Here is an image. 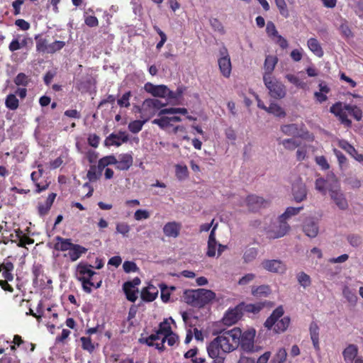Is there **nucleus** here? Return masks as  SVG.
Returning a JSON list of instances; mask_svg holds the SVG:
<instances>
[{
	"mask_svg": "<svg viewBox=\"0 0 363 363\" xmlns=\"http://www.w3.org/2000/svg\"><path fill=\"white\" fill-rule=\"evenodd\" d=\"M240 329L233 328L231 330H223L207 346L208 354L217 356L218 353H229L239 347Z\"/></svg>",
	"mask_w": 363,
	"mask_h": 363,
	"instance_id": "1",
	"label": "nucleus"
},
{
	"mask_svg": "<svg viewBox=\"0 0 363 363\" xmlns=\"http://www.w3.org/2000/svg\"><path fill=\"white\" fill-rule=\"evenodd\" d=\"M257 226L264 230L269 238L283 237L289 230V225L280 216H267L262 221L257 222Z\"/></svg>",
	"mask_w": 363,
	"mask_h": 363,
	"instance_id": "2",
	"label": "nucleus"
},
{
	"mask_svg": "<svg viewBox=\"0 0 363 363\" xmlns=\"http://www.w3.org/2000/svg\"><path fill=\"white\" fill-rule=\"evenodd\" d=\"M186 302L193 306L201 308L216 298V294L209 289H198L184 292Z\"/></svg>",
	"mask_w": 363,
	"mask_h": 363,
	"instance_id": "3",
	"label": "nucleus"
},
{
	"mask_svg": "<svg viewBox=\"0 0 363 363\" xmlns=\"http://www.w3.org/2000/svg\"><path fill=\"white\" fill-rule=\"evenodd\" d=\"M284 313L283 307L278 306L264 322V327L268 330H273L275 333L278 334L286 331L290 324V318L288 316L281 318Z\"/></svg>",
	"mask_w": 363,
	"mask_h": 363,
	"instance_id": "4",
	"label": "nucleus"
},
{
	"mask_svg": "<svg viewBox=\"0 0 363 363\" xmlns=\"http://www.w3.org/2000/svg\"><path fill=\"white\" fill-rule=\"evenodd\" d=\"M98 274L92 269V265L86 262H81L77 267V279L81 282L83 290L87 294L91 293V281L96 280Z\"/></svg>",
	"mask_w": 363,
	"mask_h": 363,
	"instance_id": "5",
	"label": "nucleus"
},
{
	"mask_svg": "<svg viewBox=\"0 0 363 363\" xmlns=\"http://www.w3.org/2000/svg\"><path fill=\"white\" fill-rule=\"evenodd\" d=\"M263 82L269 90V95L277 99H283L286 94L285 86L273 77H263Z\"/></svg>",
	"mask_w": 363,
	"mask_h": 363,
	"instance_id": "6",
	"label": "nucleus"
},
{
	"mask_svg": "<svg viewBox=\"0 0 363 363\" xmlns=\"http://www.w3.org/2000/svg\"><path fill=\"white\" fill-rule=\"evenodd\" d=\"M32 45L33 40L31 38L23 35H16L9 45V51L13 53L11 55V60L14 62H17V55L15 52L21 49L28 48Z\"/></svg>",
	"mask_w": 363,
	"mask_h": 363,
	"instance_id": "7",
	"label": "nucleus"
},
{
	"mask_svg": "<svg viewBox=\"0 0 363 363\" xmlns=\"http://www.w3.org/2000/svg\"><path fill=\"white\" fill-rule=\"evenodd\" d=\"M330 196L335 205L341 211H347L349 203L345 194L341 191L340 185L330 186L328 190Z\"/></svg>",
	"mask_w": 363,
	"mask_h": 363,
	"instance_id": "8",
	"label": "nucleus"
},
{
	"mask_svg": "<svg viewBox=\"0 0 363 363\" xmlns=\"http://www.w3.org/2000/svg\"><path fill=\"white\" fill-rule=\"evenodd\" d=\"M218 64L222 75L225 78H228L231 74L232 65L228 50L225 47L220 49Z\"/></svg>",
	"mask_w": 363,
	"mask_h": 363,
	"instance_id": "9",
	"label": "nucleus"
},
{
	"mask_svg": "<svg viewBox=\"0 0 363 363\" xmlns=\"http://www.w3.org/2000/svg\"><path fill=\"white\" fill-rule=\"evenodd\" d=\"M255 336V330H247L242 333L240 330V337L239 340V346L240 348L246 352H254L255 350L254 339Z\"/></svg>",
	"mask_w": 363,
	"mask_h": 363,
	"instance_id": "10",
	"label": "nucleus"
},
{
	"mask_svg": "<svg viewBox=\"0 0 363 363\" xmlns=\"http://www.w3.org/2000/svg\"><path fill=\"white\" fill-rule=\"evenodd\" d=\"M128 135L125 131H119L117 133H113L110 134L106 138L104 145L107 147L113 145L119 147L123 143L128 142Z\"/></svg>",
	"mask_w": 363,
	"mask_h": 363,
	"instance_id": "11",
	"label": "nucleus"
},
{
	"mask_svg": "<svg viewBox=\"0 0 363 363\" xmlns=\"http://www.w3.org/2000/svg\"><path fill=\"white\" fill-rule=\"evenodd\" d=\"M242 315V308L239 306H236L233 308L228 309L225 312L222 322L224 325L230 326L235 324L240 319Z\"/></svg>",
	"mask_w": 363,
	"mask_h": 363,
	"instance_id": "12",
	"label": "nucleus"
},
{
	"mask_svg": "<svg viewBox=\"0 0 363 363\" xmlns=\"http://www.w3.org/2000/svg\"><path fill=\"white\" fill-rule=\"evenodd\" d=\"M145 90L155 97L166 98L169 93V88L163 84L154 85L147 82L145 84Z\"/></svg>",
	"mask_w": 363,
	"mask_h": 363,
	"instance_id": "13",
	"label": "nucleus"
},
{
	"mask_svg": "<svg viewBox=\"0 0 363 363\" xmlns=\"http://www.w3.org/2000/svg\"><path fill=\"white\" fill-rule=\"evenodd\" d=\"M262 265L263 268H264L267 271L274 272V273L282 274L286 269L285 264L278 259L264 260L262 262Z\"/></svg>",
	"mask_w": 363,
	"mask_h": 363,
	"instance_id": "14",
	"label": "nucleus"
},
{
	"mask_svg": "<svg viewBox=\"0 0 363 363\" xmlns=\"http://www.w3.org/2000/svg\"><path fill=\"white\" fill-rule=\"evenodd\" d=\"M246 203L250 211H257L262 207H266L268 201L257 195H250L246 199Z\"/></svg>",
	"mask_w": 363,
	"mask_h": 363,
	"instance_id": "15",
	"label": "nucleus"
},
{
	"mask_svg": "<svg viewBox=\"0 0 363 363\" xmlns=\"http://www.w3.org/2000/svg\"><path fill=\"white\" fill-rule=\"evenodd\" d=\"M292 194L296 202H301L306 199L307 190L305 184L301 181H297L293 184Z\"/></svg>",
	"mask_w": 363,
	"mask_h": 363,
	"instance_id": "16",
	"label": "nucleus"
},
{
	"mask_svg": "<svg viewBox=\"0 0 363 363\" xmlns=\"http://www.w3.org/2000/svg\"><path fill=\"white\" fill-rule=\"evenodd\" d=\"M141 118L147 121L157 113V109L153 106L151 99H145L140 108Z\"/></svg>",
	"mask_w": 363,
	"mask_h": 363,
	"instance_id": "17",
	"label": "nucleus"
},
{
	"mask_svg": "<svg viewBox=\"0 0 363 363\" xmlns=\"http://www.w3.org/2000/svg\"><path fill=\"white\" fill-rule=\"evenodd\" d=\"M158 295V289L152 284L142 289L140 293L141 298L146 302H152L156 299Z\"/></svg>",
	"mask_w": 363,
	"mask_h": 363,
	"instance_id": "18",
	"label": "nucleus"
},
{
	"mask_svg": "<svg viewBox=\"0 0 363 363\" xmlns=\"http://www.w3.org/2000/svg\"><path fill=\"white\" fill-rule=\"evenodd\" d=\"M133 157L130 154H121L116 159V168L119 170H128L133 164Z\"/></svg>",
	"mask_w": 363,
	"mask_h": 363,
	"instance_id": "19",
	"label": "nucleus"
},
{
	"mask_svg": "<svg viewBox=\"0 0 363 363\" xmlns=\"http://www.w3.org/2000/svg\"><path fill=\"white\" fill-rule=\"evenodd\" d=\"M182 225L175 221L169 222L163 227V233L167 237L177 238L181 230Z\"/></svg>",
	"mask_w": 363,
	"mask_h": 363,
	"instance_id": "20",
	"label": "nucleus"
},
{
	"mask_svg": "<svg viewBox=\"0 0 363 363\" xmlns=\"http://www.w3.org/2000/svg\"><path fill=\"white\" fill-rule=\"evenodd\" d=\"M318 222L313 218H308L306 220L303 225V231L306 235L310 238H315L318 233Z\"/></svg>",
	"mask_w": 363,
	"mask_h": 363,
	"instance_id": "21",
	"label": "nucleus"
},
{
	"mask_svg": "<svg viewBox=\"0 0 363 363\" xmlns=\"http://www.w3.org/2000/svg\"><path fill=\"white\" fill-rule=\"evenodd\" d=\"M278 62V58L275 55H267L264 63L263 77H272V74Z\"/></svg>",
	"mask_w": 363,
	"mask_h": 363,
	"instance_id": "22",
	"label": "nucleus"
},
{
	"mask_svg": "<svg viewBox=\"0 0 363 363\" xmlns=\"http://www.w3.org/2000/svg\"><path fill=\"white\" fill-rule=\"evenodd\" d=\"M358 354V347L356 345L350 344L342 352V356L346 363H352Z\"/></svg>",
	"mask_w": 363,
	"mask_h": 363,
	"instance_id": "23",
	"label": "nucleus"
},
{
	"mask_svg": "<svg viewBox=\"0 0 363 363\" xmlns=\"http://www.w3.org/2000/svg\"><path fill=\"white\" fill-rule=\"evenodd\" d=\"M167 342L169 346H174L179 342V336L173 332L168 335V336L162 337L160 342L155 344V347L160 352L164 350V342Z\"/></svg>",
	"mask_w": 363,
	"mask_h": 363,
	"instance_id": "24",
	"label": "nucleus"
},
{
	"mask_svg": "<svg viewBox=\"0 0 363 363\" xmlns=\"http://www.w3.org/2000/svg\"><path fill=\"white\" fill-rule=\"evenodd\" d=\"M57 242L55 244V250H86L84 247L74 245L69 239H64L58 237Z\"/></svg>",
	"mask_w": 363,
	"mask_h": 363,
	"instance_id": "25",
	"label": "nucleus"
},
{
	"mask_svg": "<svg viewBox=\"0 0 363 363\" xmlns=\"http://www.w3.org/2000/svg\"><path fill=\"white\" fill-rule=\"evenodd\" d=\"M57 194L55 193H51L48 195L46 201L43 203H39L38 205V213L41 216L46 215L50 211Z\"/></svg>",
	"mask_w": 363,
	"mask_h": 363,
	"instance_id": "26",
	"label": "nucleus"
},
{
	"mask_svg": "<svg viewBox=\"0 0 363 363\" xmlns=\"http://www.w3.org/2000/svg\"><path fill=\"white\" fill-rule=\"evenodd\" d=\"M307 46L308 49L317 57H321L323 56V50L316 38H309L307 41Z\"/></svg>",
	"mask_w": 363,
	"mask_h": 363,
	"instance_id": "27",
	"label": "nucleus"
},
{
	"mask_svg": "<svg viewBox=\"0 0 363 363\" xmlns=\"http://www.w3.org/2000/svg\"><path fill=\"white\" fill-rule=\"evenodd\" d=\"M309 330L313 347L316 350H319V327L318 324L313 321L310 325Z\"/></svg>",
	"mask_w": 363,
	"mask_h": 363,
	"instance_id": "28",
	"label": "nucleus"
},
{
	"mask_svg": "<svg viewBox=\"0 0 363 363\" xmlns=\"http://www.w3.org/2000/svg\"><path fill=\"white\" fill-rule=\"evenodd\" d=\"M13 345L11 346V351L16 352V347H21L22 345H26L30 347V352H33L35 348V345L32 342L24 341L21 336L15 335L13 340Z\"/></svg>",
	"mask_w": 363,
	"mask_h": 363,
	"instance_id": "29",
	"label": "nucleus"
},
{
	"mask_svg": "<svg viewBox=\"0 0 363 363\" xmlns=\"http://www.w3.org/2000/svg\"><path fill=\"white\" fill-rule=\"evenodd\" d=\"M123 290L126 298L131 302H135L138 298V289L133 288L130 282H125L123 285Z\"/></svg>",
	"mask_w": 363,
	"mask_h": 363,
	"instance_id": "30",
	"label": "nucleus"
},
{
	"mask_svg": "<svg viewBox=\"0 0 363 363\" xmlns=\"http://www.w3.org/2000/svg\"><path fill=\"white\" fill-rule=\"evenodd\" d=\"M338 145L340 148L350 154L355 160H357V156H363L362 154H359L355 148L346 140H340Z\"/></svg>",
	"mask_w": 363,
	"mask_h": 363,
	"instance_id": "31",
	"label": "nucleus"
},
{
	"mask_svg": "<svg viewBox=\"0 0 363 363\" xmlns=\"http://www.w3.org/2000/svg\"><path fill=\"white\" fill-rule=\"evenodd\" d=\"M35 40L36 41V50L39 52L48 53L49 46L48 40L42 38L40 35H36Z\"/></svg>",
	"mask_w": 363,
	"mask_h": 363,
	"instance_id": "32",
	"label": "nucleus"
},
{
	"mask_svg": "<svg viewBox=\"0 0 363 363\" xmlns=\"http://www.w3.org/2000/svg\"><path fill=\"white\" fill-rule=\"evenodd\" d=\"M218 227V223H216L211 230V233L209 235L208 241V250H216L217 246H218V250H223L224 247L220 244H217L215 238V231Z\"/></svg>",
	"mask_w": 363,
	"mask_h": 363,
	"instance_id": "33",
	"label": "nucleus"
},
{
	"mask_svg": "<svg viewBox=\"0 0 363 363\" xmlns=\"http://www.w3.org/2000/svg\"><path fill=\"white\" fill-rule=\"evenodd\" d=\"M303 206L300 207H288L284 213H283L281 216V218L287 222V220L291 218L292 216L298 215L300 211L303 209Z\"/></svg>",
	"mask_w": 363,
	"mask_h": 363,
	"instance_id": "34",
	"label": "nucleus"
},
{
	"mask_svg": "<svg viewBox=\"0 0 363 363\" xmlns=\"http://www.w3.org/2000/svg\"><path fill=\"white\" fill-rule=\"evenodd\" d=\"M266 111L277 117L284 118L286 116L284 110L274 102L270 104Z\"/></svg>",
	"mask_w": 363,
	"mask_h": 363,
	"instance_id": "35",
	"label": "nucleus"
},
{
	"mask_svg": "<svg viewBox=\"0 0 363 363\" xmlns=\"http://www.w3.org/2000/svg\"><path fill=\"white\" fill-rule=\"evenodd\" d=\"M6 107L10 110L14 111L18 108L19 101L15 94H9L5 100Z\"/></svg>",
	"mask_w": 363,
	"mask_h": 363,
	"instance_id": "36",
	"label": "nucleus"
},
{
	"mask_svg": "<svg viewBox=\"0 0 363 363\" xmlns=\"http://www.w3.org/2000/svg\"><path fill=\"white\" fill-rule=\"evenodd\" d=\"M13 82L18 86L26 87L30 82V78L25 73L21 72L14 78Z\"/></svg>",
	"mask_w": 363,
	"mask_h": 363,
	"instance_id": "37",
	"label": "nucleus"
},
{
	"mask_svg": "<svg viewBox=\"0 0 363 363\" xmlns=\"http://www.w3.org/2000/svg\"><path fill=\"white\" fill-rule=\"evenodd\" d=\"M116 162V158L113 155H108L102 157L99 160L98 163V169L100 170V172H102V170L110 164H115Z\"/></svg>",
	"mask_w": 363,
	"mask_h": 363,
	"instance_id": "38",
	"label": "nucleus"
},
{
	"mask_svg": "<svg viewBox=\"0 0 363 363\" xmlns=\"http://www.w3.org/2000/svg\"><path fill=\"white\" fill-rule=\"evenodd\" d=\"M188 113L187 109L185 108H167L161 109L159 113L158 116L162 115H174L177 113H181L182 115H186Z\"/></svg>",
	"mask_w": 363,
	"mask_h": 363,
	"instance_id": "39",
	"label": "nucleus"
},
{
	"mask_svg": "<svg viewBox=\"0 0 363 363\" xmlns=\"http://www.w3.org/2000/svg\"><path fill=\"white\" fill-rule=\"evenodd\" d=\"M345 109L352 115L357 121H360L362 118V110L357 106L347 104L345 105Z\"/></svg>",
	"mask_w": 363,
	"mask_h": 363,
	"instance_id": "40",
	"label": "nucleus"
},
{
	"mask_svg": "<svg viewBox=\"0 0 363 363\" xmlns=\"http://www.w3.org/2000/svg\"><path fill=\"white\" fill-rule=\"evenodd\" d=\"M147 121V119L143 118V120H135L131 121L128 124V130L133 133H139L142 128L143 125Z\"/></svg>",
	"mask_w": 363,
	"mask_h": 363,
	"instance_id": "41",
	"label": "nucleus"
},
{
	"mask_svg": "<svg viewBox=\"0 0 363 363\" xmlns=\"http://www.w3.org/2000/svg\"><path fill=\"white\" fill-rule=\"evenodd\" d=\"M281 131L286 135L294 136L298 134V128L296 124L291 123L281 125Z\"/></svg>",
	"mask_w": 363,
	"mask_h": 363,
	"instance_id": "42",
	"label": "nucleus"
},
{
	"mask_svg": "<svg viewBox=\"0 0 363 363\" xmlns=\"http://www.w3.org/2000/svg\"><path fill=\"white\" fill-rule=\"evenodd\" d=\"M159 116V118H155L152 121L153 124L157 125L162 130H166L167 128L171 126L169 116H166L164 115Z\"/></svg>",
	"mask_w": 363,
	"mask_h": 363,
	"instance_id": "43",
	"label": "nucleus"
},
{
	"mask_svg": "<svg viewBox=\"0 0 363 363\" xmlns=\"http://www.w3.org/2000/svg\"><path fill=\"white\" fill-rule=\"evenodd\" d=\"M162 337L168 336L172 333L170 323L167 319H164L159 325V328L157 330Z\"/></svg>",
	"mask_w": 363,
	"mask_h": 363,
	"instance_id": "44",
	"label": "nucleus"
},
{
	"mask_svg": "<svg viewBox=\"0 0 363 363\" xmlns=\"http://www.w3.org/2000/svg\"><path fill=\"white\" fill-rule=\"evenodd\" d=\"M252 294L255 296H267L270 294V288L267 285H261L252 289Z\"/></svg>",
	"mask_w": 363,
	"mask_h": 363,
	"instance_id": "45",
	"label": "nucleus"
},
{
	"mask_svg": "<svg viewBox=\"0 0 363 363\" xmlns=\"http://www.w3.org/2000/svg\"><path fill=\"white\" fill-rule=\"evenodd\" d=\"M342 294L347 301L352 305H355L357 301V296L354 292L351 291L348 286H345Z\"/></svg>",
	"mask_w": 363,
	"mask_h": 363,
	"instance_id": "46",
	"label": "nucleus"
},
{
	"mask_svg": "<svg viewBox=\"0 0 363 363\" xmlns=\"http://www.w3.org/2000/svg\"><path fill=\"white\" fill-rule=\"evenodd\" d=\"M315 186L316 190L320 191L322 194L325 195L330 184H328V181H325L324 179L318 178L315 180Z\"/></svg>",
	"mask_w": 363,
	"mask_h": 363,
	"instance_id": "47",
	"label": "nucleus"
},
{
	"mask_svg": "<svg viewBox=\"0 0 363 363\" xmlns=\"http://www.w3.org/2000/svg\"><path fill=\"white\" fill-rule=\"evenodd\" d=\"M297 279L301 286L303 288L309 286L311 284V278L309 275L302 272L298 274Z\"/></svg>",
	"mask_w": 363,
	"mask_h": 363,
	"instance_id": "48",
	"label": "nucleus"
},
{
	"mask_svg": "<svg viewBox=\"0 0 363 363\" xmlns=\"http://www.w3.org/2000/svg\"><path fill=\"white\" fill-rule=\"evenodd\" d=\"M80 341L82 342V347L83 350H86L89 352H92L95 347L92 343L91 339L89 337H82L80 338Z\"/></svg>",
	"mask_w": 363,
	"mask_h": 363,
	"instance_id": "49",
	"label": "nucleus"
},
{
	"mask_svg": "<svg viewBox=\"0 0 363 363\" xmlns=\"http://www.w3.org/2000/svg\"><path fill=\"white\" fill-rule=\"evenodd\" d=\"M85 252L86 251H69L68 253H65L63 257L66 259V262H74L81 257L82 253Z\"/></svg>",
	"mask_w": 363,
	"mask_h": 363,
	"instance_id": "50",
	"label": "nucleus"
},
{
	"mask_svg": "<svg viewBox=\"0 0 363 363\" xmlns=\"http://www.w3.org/2000/svg\"><path fill=\"white\" fill-rule=\"evenodd\" d=\"M286 78L289 82L294 84L298 88L304 89L306 87V84L304 82L301 81L298 77L294 74H287L286 75Z\"/></svg>",
	"mask_w": 363,
	"mask_h": 363,
	"instance_id": "51",
	"label": "nucleus"
},
{
	"mask_svg": "<svg viewBox=\"0 0 363 363\" xmlns=\"http://www.w3.org/2000/svg\"><path fill=\"white\" fill-rule=\"evenodd\" d=\"M101 174V172H100L98 167H96V166H91L87 172V178L90 182H94L99 178Z\"/></svg>",
	"mask_w": 363,
	"mask_h": 363,
	"instance_id": "52",
	"label": "nucleus"
},
{
	"mask_svg": "<svg viewBox=\"0 0 363 363\" xmlns=\"http://www.w3.org/2000/svg\"><path fill=\"white\" fill-rule=\"evenodd\" d=\"M333 152H334V154L335 155V156L337 158L338 163H339V165H340V168L342 170L345 169L347 168V167L346 157L340 150H337V149H334Z\"/></svg>",
	"mask_w": 363,
	"mask_h": 363,
	"instance_id": "53",
	"label": "nucleus"
},
{
	"mask_svg": "<svg viewBox=\"0 0 363 363\" xmlns=\"http://www.w3.org/2000/svg\"><path fill=\"white\" fill-rule=\"evenodd\" d=\"M131 96V92L127 91L122 95V96L118 99L117 103L121 108H128L130 106V98Z\"/></svg>",
	"mask_w": 363,
	"mask_h": 363,
	"instance_id": "54",
	"label": "nucleus"
},
{
	"mask_svg": "<svg viewBox=\"0 0 363 363\" xmlns=\"http://www.w3.org/2000/svg\"><path fill=\"white\" fill-rule=\"evenodd\" d=\"M65 45V43L61 40H55L52 43H49L48 54H52L60 50Z\"/></svg>",
	"mask_w": 363,
	"mask_h": 363,
	"instance_id": "55",
	"label": "nucleus"
},
{
	"mask_svg": "<svg viewBox=\"0 0 363 363\" xmlns=\"http://www.w3.org/2000/svg\"><path fill=\"white\" fill-rule=\"evenodd\" d=\"M286 356L287 353L286 350L284 348H280L274 357L273 362L274 363H283L286 361Z\"/></svg>",
	"mask_w": 363,
	"mask_h": 363,
	"instance_id": "56",
	"label": "nucleus"
},
{
	"mask_svg": "<svg viewBox=\"0 0 363 363\" xmlns=\"http://www.w3.org/2000/svg\"><path fill=\"white\" fill-rule=\"evenodd\" d=\"M176 175L179 179H184L188 176V169L186 165L177 164L176 166Z\"/></svg>",
	"mask_w": 363,
	"mask_h": 363,
	"instance_id": "57",
	"label": "nucleus"
},
{
	"mask_svg": "<svg viewBox=\"0 0 363 363\" xmlns=\"http://www.w3.org/2000/svg\"><path fill=\"white\" fill-rule=\"evenodd\" d=\"M280 143L282 144V145L286 149L289 150H294L299 146V144L297 143V141L293 138L284 139Z\"/></svg>",
	"mask_w": 363,
	"mask_h": 363,
	"instance_id": "58",
	"label": "nucleus"
},
{
	"mask_svg": "<svg viewBox=\"0 0 363 363\" xmlns=\"http://www.w3.org/2000/svg\"><path fill=\"white\" fill-rule=\"evenodd\" d=\"M130 230V225L126 223H118L116 225V232L127 237Z\"/></svg>",
	"mask_w": 363,
	"mask_h": 363,
	"instance_id": "59",
	"label": "nucleus"
},
{
	"mask_svg": "<svg viewBox=\"0 0 363 363\" xmlns=\"http://www.w3.org/2000/svg\"><path fill=\"white\" fill-rule=\"evenodd\" d=\"M123 268L125 272L130 273V272H136L139 270L136 264L134 262L131 261H125L123 264Z\"/></svg>",
	"mask_w": 363,
	"mask_h": 363,
	"instance_id": "60",
	"label": "nucleus"
},
{
	"mask_svg": "<svg viewBox=\"0 0 363 363\" xmlns=\"http://www.w3.org/2000/svg\"><path fill=\"white\" fill-rule=\"evenodd\" d=\"M1 363H21L20 359L16 354V352L6 354L1 360Z\"/></svg>",
	"mask_w": 363,
	"mask_h": 363,
	"instance_id": "61",
	"label": "nucleus"
},
{
	"mask_svg": "<svg viewBox=\"0 0 363 363\" xmlns=\"http://www.w3.org/2000/svg\"><path fill=\"white\" fill-rule=\"evenodd\" d=\"M345 111L346 110L345 109V106L342 107V105L340 102H337L333 104L330 108V111L337 117H338Z\"/></svg>",
	"mask_w": 363,
	"mask_h": 363,
	"instance_id": "62",
	"label": "nucleus"
},
{
	"mask_svg": "<svg viewBox=\"0 0 363 363\" xmlns=\"http://www.w3.org/2000/svg\"><path fill=\"white\" fill-rule=\"evenodd\" d=\"M161 290V298L163 302L167 303L170 298V291L167 285L162 284L160 285Z\"/></svg>",
	"mask_w": 363,
	"mask_h": 363,
	"instance_id": "63",
	"label": "nucleus"
},
{
	"mask_svg": "<svg viewBox=\"0 0 363 363\" xmlns=\"http://www.w3.org/2000/svg\"><path fill=\"white\" fill-rule=\"evenodd\" d=\"M264 306L263 303H257L254 304H247L246 306V311L250 313H259Z\"/></svg>",
	"mask_w": 363,
	"mask_h": 363,
	"instance_id": "64",
	"label": "nucleus"
}]
</instances>
